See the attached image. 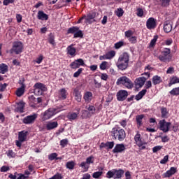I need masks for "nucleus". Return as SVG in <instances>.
<instances>
[{"label":"nucleus","instance_id":"1","mask_svg":"<svg viewBox=\"0 0 179 179\" xmlns=\"http://www.w3.org/2000/svg\"><path fill=\"white\" fill-rule=\"evenodd\" d=\"M129 65V55L127 52H124L121 55L116 63V66L119 71H125L128 69Z\"/></svg>","mask_w":179,"mask_h":179},{"label":"nucleus","instance_id":"2","mask_svg":"<svg viewBox=\"0 0 179 179\" xmlns=\"http://www.w3.org/2000/svg\"><path fill=\"white\" fill-rule=\"evenodd\" d=\"M62 105H59L55 108H50L42 114V120L47 121V120L52 118L54 115L62 110Z\"/></svg>","mask_w":179,"mask_h":179},{"label":"nucleus","instance_id":"3","mask_svg":"<svg viewBox=\"0 0 179 179\" xmlns=\"http://www.w3.org/2000/svg\"><path fill=\"white\" fill-rule=\"evenodd\" d=\"M111 135L113 139L115 141H120V142H122L124 139H125L127 136V134L125 133V130L123 129H120L117 127H114L112 129Z\"/></svg>","mask_w":179,"mask_h":179},{"label":"nucleus","instance_id":"4","mask_svg":"<svg viewBox=\"0 0 179 179\" xmlns=\"http://www.w3.org/2000/svg\"><path fill=\"white\" fill-rule=\"evenodd\" d=\"M117 86H124L127 89H132L134 87V83L126 76L120 77L116 82Z\"/></svg>","mask_w":179,"mask_h":179},{"label":"nucleus","instance_id":"5","mask_svg":"<svg viewBox=\"0 0 179 179\" xmlns=\"http://www.w3.org/2000/svg\"><path fill=\"white\" fill-rule=\"evenodd\" d=\"M171 50L169 48H166L162 52L161 55L158 56V59L161 62H165L166 64L171 61Z\"/></svg>","mask_w":179,"mask_h":179},{"label":"nucleus","instance_id":"6","mask_svg":"<svg viewBox=\"0 0 179 179\" xmlns=\"http://www.w3.org/2000/svg\"><path fill=\"white\" fill-rule=\"evenodd\" d=\"M44 92H47V87H45V85L41 83H36L34 85V94H36L37 96H41Z\"/></svg>","mask_w":179,"mask_h":179},{"label":"nucleus","instance_id":"7","mask_svg":"<svg viewBox=\"0 0 179 179\" xmlns=\"http://www.w3.org/2000/svg\"><path fill=\"white\" fill-rule=\"evenodd\" d=\"M159 125L160 131H163L164 134H166V132L170 131L171 122H166V120H162L159 122Z\"/></svg>","mask_w":179,"mask_h":179},{"label":"nucleus","instance_id":"8","mask_svg":"<svg viewBox=\"0 0 179 179\" xmlns=\"http://www.w3.org/2000/svg\"><path fill=\"white\" fill-rule=\"evenodd\" d=\"M38 115L36 113H34L33 115H28L23 118L22 122L23 124H26L27 125L34 124L36 120H37Z\"/></svg>","mask_w":179,"mask_h":179},{"label":"nucleus","instance_id":"9","mask_svg":"<svg viewBox=\"0 0 179 179\" xmlns=\"http://www.w3.org/2000/svg\"><path fill=\"white\" fill-rule=\"evenodd\" d=\"M117 99L118 101H124L128 97V92L127 90H120L117 92Z\"/></svg>","mask_w":179,"mask_h":179},{"label":"nucleus","instance_id":"10","mask_svg":"<svg viewBox=\"0 0 179 179\" xmlns=\"http://www.w3.org/2000/svg\"><path fill=\"white\" fill-rule=\"evenodd\" d=\"M85 65V62L83 59H78L74 62H71L70 66L72 69H77L79 66H83Z\"/></svg>","mask_w":179,"mask_h":179},{"label":"nucleus","instance_id":"11","mask_svg":"<svg viewBox=\"0 0 179 179\" xmlns=\"http://www.w3.org/2000/svg\"><path fill=\"white\" fill-rule=\"evenodd\" d=\"M29 100L30 102L31 107H36V105L41 103L43 101V99L41 97L36 98L34 96H30L29 97Z\"/></svg>","mask_w":179,"mask_h":179},{"label":"nucleus","instance_id":"12","mask_svg":"<svg viewBox=\"0 0 179 179\" xmlns=\"http://www.w3.org/2000/svg\"><path fill=\"white\" fill-rule=\"evenodd\" d=\"M156 19L153 17H150L146 22V27L148 30H152L156 29Z\"/></svg>","mask_w":179,"mask_h":179},{"label":"nucleus","instance_id":"13","mask_svg":"<svg viewBox=\"0 0 179 179\" xmlns=\"http://www.w3.org/2000/svg\"><path fill=\"white\" fill-rule=\"evenodd\" d=\"M13 48L15 54H20V52H22V50H23V43L20 41L14 42Z\"/></svg>","mask_w":179,"mask_h":179},{"label":"nucleus","instance_id":"14","mask_svg":"<svg viewBox=\"0 0 179 179\" xmlns=\"http://www.w3.org/2000/svg\"><path fill=\"white\" fill-rule=\"evenodd\" d=\"M127 148H125V145L122 143L121 144H116L114 149L113 150V153H122L123 152H125V150Z\"/></svg>","mask_w":179,"mask_h":179},{"label":"nucleus","instance_id":"15","mask_svg":"<svg viewBox=\"0 0 179 179\" xmlns=\"http://www.w3.org/2000/svg\"><path fill=\"white\" fill-rule=\"evenodd\" d=\"M177 173V168L171 167V169L163 174L164 178H167L174 176V173Z\"/></svg>","mask_w":179,"mask_h":179},{"label":"nucleus","instance_id":"16","mask_svg":"<svg viewBox=\"0 0 179 179\" xmlns=\"http://www.w3.org/2000/svg\"><path fill=\"white\" fill-rule=\"evenodd\" d=\"M67 54L71 57H75L76 55V48L73 47V44L69 45L66 48Z\"/></svg>","mask_w":179,"mask_h":179},{"label":"nucleus","instance_id":"17","mask_svg":"<svg viewBox=\"0 0 179 179\" xmlns=\"http://www.w3.org/2000/svg\"><path fill=\"white\" fill-rule=\"evenodd\" d=\"M173 30V24L170 22L169 20H166L164 23V31L165 33H170Z\"/></svg>","mask_w":179,"mask_h":179},{"label":"nucleus","instance_id":"18","mask_svg":"<svg viewBox=\"0 0 179 179\" xmlns=\"http://www.w3.org/2000/svg\"><path fill=\"white\" fill-rule=\"evenodd\" d=\"M146 80L147 78L145 77H140L138 79H136L135 81L136 87H142V86L145 85Z\"/></svg>","mask_w":179,"mask_h":179},{"label":"nucleus","instance_id":"19","mask_svg":"<svg viewBox=\"0 0 179 179\" xmlns=\"http://www.w3.org/2000/svg\"><path fill=\"white\" fill-rule=\"evenodd\" d=\"M27 134H29V131H22L19 133L18 139L20 142H25L26 139H27Z\"/></svg>","mask_w":179,"mask_h":179},{"label":"nucleus","instance_id":"20","mask_svg":"<svg viewBox=\"0 0 179 179\" xmlns=\"http://www.w3.org/2000/svg\"><path fill=\"white\" fill-rule=\"evenodd\" d=\"M113 171L115 174L114 179H120L124 176V171L122 169H113Z\"/></svg>","mask_w":179,"mask_h":179},{"label":"nucleus","instance_id":"21","mask_svg":"<svg viewBox=\"0 0 179 179\" xmlns=\"http://www.w3.org/2000/svg\"><path fill=\"white\" fill-rule=\"evenodd\" d=\"M73 94L75 100H76L78 103H80L82 101V94H80V91L78 89H74Z\"/></svg>","mask_w":179,"mask_h":179},{"label":"nucleus","instance_id":"22","mask_svg":"<svg viewBox=\"0 0 179 179\" xmlns=\"http://www.w3.org/2000/svg\"><path fill=\"white\" fill-rule=\"evenodd\" d=\"M83 99L85 103H90L92 101V99H93V94L90 92H87L85 93Z\"/></svg>","mask_w":179,"mask_h":179},{"label":"nucleus","instance_id":"23","mask_svg":"<svg viewBox=\"0 0 179 179\" xmlns=\"http://www.w3.org/2000/svg\"><path fill=\"white\" fill-rule=\"evenodd\" d=\"M37 17L39 20H48V15L44 13V11H38Z\"/></svg>","mask_w":179,"mask_h":179},{"label":"nucleus","instance_id":"24","mask_svg":"<svg viewBox=\"0 0 179 179\" xmlns=\"http://www.w3.org/2000/svg\"><path fill=\"white\" fill-rule=\"evenodd\" d=\"M58 127V122H49L46 124V129L48 131H51V129H54Z\"/></svg>","mask_w":179,"mask_h":179},{"label":"nucleus","instance_id":"25","mask_svg":"<svg viewBox=\"0 0 179 179\" xmlns=\"http://www.w3.org/2000/svg\"><path fill=\"white\" fill-rule=\"evenodd\" d=\"M134 141L137 145V146L141 147L143 145V142L142 141V138H141V134H137L134 136Z\"/></svg>","mask_w":179,"mask_h":179},{"label":"nucleus","instance_id":"26","mask_svg":"<svg viewBox=\"0 0 179 179\" xmlns=\"http://www.w3.org/2000/svg\"><path fill=\"white\" fill-rule=\"evenodd\" d=\"M162 82H163L162 77H160L159 76H154L152 77V83L155 86H156V85H160V83H162Z\"/></svg>","mask_w":179,"mask_h":179},{"label":"nucleus","instance_id":"27","mask_svg":"<svg viewBox=\"0 0 179 179\" xmlns=\"http://www.w3.org/2000/svg\"><path fill=\"white\" fill-rule=\"evenodd\" d=\"M26 87V85L24 84H22V86L21 87L18 88L16 91V94L17 97H22L23 94H24V89Z\"/></svg>","mask_w":179,"mask_h":179},{"label":"nucleus","instance_id":"28","mask_svg":"<svg viewBox=\"0 0 179 179\" xmlns=\"http://www.w3.org/2000/svg\"><path fill=\"white\" fill-rule=\"evenodd\" d=\"M66 96H68V92L65 88H62L59 91V97L62 100H65L66 99Z\"/></svg>","mask_w":179,"mask_h":179},{"label":"nucleus","instance_id":"29","mask_svg":"<svg viewBox=\"0 0 179 179\" xmlns=\"http://www.w3.org/2000/svg\"><path fill=\"white\" fill-rule=\"evenodd\" d=\"M146 90H143L136 96V100L139 101L142 97H143L146 94Z\"/></svg>","mask_w":179,"mask_h":179},{"label":"nucleus","instance_id":"30","mask_svg":"<svg viewBox=\"0 0 179 179\" xmlns=\"http://www.w3.org/2000/svg\"><path fill=\"white\" fill-rule=\"evenodd\" d=\"M78 30H79V27H72L69 28V29L67 30V34H75Z\"/></svg>","mask_w":179,"mask_h":179},{"label":"nucleus","instance_id":"31","mask_svg":"<svg viewBox=\"0 0 179 179\" xmlns=\"http://www.w3.org/2000/svg\"><path fill=\"white\" fill-rule=\"evenodd\" d=\"M75 166H76V164H75V162L73 161L68 162L66 164V169H69V170H73Z\"/></svg>","mask_w":179,"mask_h":179},{"label":"nucleus","instance_id":"32","mask_svg":"<svg viewBox=\"0 0 179 179\" xmlns=\"http://www.w3.org/2000/svg\"><path fill=\"white\" fill-rule=\"evenodd\" d=\"M8 71V65L5 64H0V73H2L3 75L6 73Z\"/></svg>","mask_w":179,"mask_h":179},{"label":"nucleus","instance_id":"33","mask_svg":"<svg viewBox=\"0 0 179 179\" xmlns=\"http://www.w3.org/2000/svg\"><path fill=\"white\" fill-rule=\"evenodd\" d=\"M17 104V111H18V113H23V109L24 108V103L19 102Z\"/></svg>","mask_w":179,"mask_h":179},{"label":"nucleus","instance_id":"34","mask_svg":"<svg viewBox=\"0 0 179 179\" xmlns=\"http://www.w3.org/2000/svg\"><path fill=\"white\" fill-rule=\"evenodd\" d=\"M94 17H96V12L90 13L85 18L87 22H89V20H92V19H94Z\"/></svg>","mask_w":179,"mask_h":179},{"label":"nucleus","instance_id":"35","mask_svg":"<svg viewBox=\"0 0 179 179\" xmlns=\"http://www.w3.org/2000/svg\"><path fill=\"white\" fill-rule=\"evenodd\" d=\"M115 15H116V16H117V17H122V16L124 15V10L121 8H117L115 11Z\"/></svg>","mask_w":179,"mask_h":179},{"label":"nucleus","instance_id":"36","mask_svg":"<svg viewBox=\"0 0 179 179\" xmlns=\"http://www.w3.org/2000/svg\"><path fill=\"white\" fill-rule=\"evenodd\" d=\"M67 118L70 121H73L74 120H76V118H78V113H70L67 115Z\"/></svg>","mask_w":179,"mask_h":179},{"label":"nucleus","instance_id":"37","mask_svg":"<svg viewBox=\"0 0 179 179\" xmlns=\"http://www.w3.org/2000/svg\"><path fill=\"white\" fill-rule=\"evenodd\" d=\"M157 38H159L158 36H155L153 39L150 41L149 47L150 48H153V47H155V45H156V41H157Z\"/></svg>","mask_w":179,"mask_h":179},{"label":"nucleus","instance_id":"38","mask_svg":"<svg viewBox=\"0 0 179 179\" xmlns=\"http://www.w3.org/2000/svg\"><path fill=\"white\" fill-rule=\"evenodd\" d=\"M74 38H83V32L82 31V30H78L77 31H76V33L73 35Z\"/></svg>","mask_w":179,"mask_h":179},{"label":"nucleus","instance_id":"39","mask_svg":"<svg viewBox=\"0 0 179 179\" xmlns=\"http://www.w3.org/2000/svg\"><path fill=\"white\" fill-rule=\"evenodd\" d=\"M176 83H179V78L175 76L171 79L169 86H172V85H176Z\"/></svg>","mask_w":179,"mask_h":179},{"label":"nucleus","instance_id":"40","mask_svg":"<svg viewBox=\"0 0 179 179\" xmlns=\"http://www.w3.org/2000/svg\"><path fill=\"white\" fill-rule=\"evenodd\" d=\"M107 59H111V58H114L115 57V51H110L108 52L106 55Z\"/></svg>","mask_w":179,"mask_h":179},{"label":"nucleus","instance_id":"41","mask_svg":"<svg viewBox=\"0 0 179 179\" xmlns=\"http://www.w3.org/2000/svg\"><path fill=\"white\" fill-rule=\"evenodd\" d=\"M87 111L90 113V114L94 115L96 114V108L92 105H88L87 108Z\"/></svg>","mask_w":179,"mask_h":179},{"label":"nucleus","instance_id":"42","mask_svg":"<svg viewBox=\"0 0 179 179\" xmlns=\"http://www.w3.org/2000/svg\"><path fill=\"white\" fill-rule=\"evenodd\" d=\"M143 117H145L143 115H138L136 116V120L138 125H142V120H143Z\"/></svg>","mask_w":179,"mask_h":179},{"label":"nucleus","instance_id":"43","mask_svg":"<svg viewBox=\"0 0 179 179\" xmlns=\"http://www.w3.org/2000/svg\"><path fill=\"white\" fill-rule=\"evenodd\" d=\"M171 96H178L179 94V87L173 88L171 91L169 92Z\"/></svg>","mask_w":179,"mask_h":179},{"label":"nucleus","instance_id":"44","mask_svg":"<svg viewBox=\"0 0 179 179\" xmlns=\"http://www.w3.org/2000/svg\"><path fill=\"white\" fill-rule=\"evenodd\" d=\"M161 113H162V118H167V115H169V112L167 111V108H162Z\"/></svg>","mask_w":179,"mask_h":179},{"label":"nucleus","instance_id":"45","mask_svg":"<svg viewBox=\"0 0 179 179\" xmlns=\"http://www.w3.org/2000/svg\"><path fill=\"white\" fill-rule=\"evenodd\" d=\"M170 1L171 0H161V6L163 8H167V6H170Z\"/></svg>","mask_w":179,"mask_h":179},{"label":"nucleus","instance_id":"46","mask_svg":"<svg viewBox=\"0 0 179 179\" xmlns=\"http://www.w3.org/2000/svg\"><path fill=\"white\" fill-rule=\"evenodd\" d=\"M94 159V156H90L86 159L85 162L88 166H90V164H93L94 163V161H93Z\"/></svg>","mask_w":179,"mask_h":179},{"label":"nucleus","instance_id":"47","mask_svg":"<svg viewBox=\"0 0 179 179\" xmlns=\"http://www.w3.org/2000/svg\"><path fill=\"white\" fill-rule=\"evenodd\" d=\"M103 176V171H96L92 174L93 178H100Z\"/></svg>","mask_w":179,"mask_h":179},{"label":"nucleus","instance_id":"48","mask_svg":"<svg viewBox=\"0 0 179 179\" xmlns=\"http://www.w3.org/2000/svg\"><path fill=\"white\" fill-rule=\"evenodd\" d=\"M115 173H114V169L111 171H108L106 173V178H114Z\"/></svg>","mask_w":179,"mask_h":179},{"label":"nucleus","instance_id":"49","mask_svg":"<svg viewBox=\"0 0 179 179\" xmlns=\"http://www.w3.org/2000/svg\"><path fill=\"white\" fill-rule=\"evenodd\" d=\"M6 155H7L8 157H15V156H16V154L12 150H8L6 152Z\"/></svg>","mask_w":179,"mask_h":179},{"label":"nucleus","instance_id":"50","mask_svg":"<svg viewBox=\"0 0 179 179\" xmlns=\"http://www.w3.org/2000/svg\"><path fill=\"white\" fill-rule=\"evenodd\" d=\"M99 68L101 69V71H106V69H107V62H102L99 66Z\"/></svg>","mask_w":179,"mask_h":179},{"label":"nucleus","instance_id":"51","mask_svg":"<svg viewBox=\"0 0 179 179\" xmlns=\"http://www.w3.org/2000/svg\"><path fill=\"white\" fill-rule=\"evenodd\" d=\"M132 34H134V32H132L131 30H128L124 32L125 37L127 38H131V37H132Z\"/></svg>","mask_w":179,"mask_h":179},{"label":"nucleus","instance_id":"52","mask_svg":"<svg viewBox=\"0 0 179 179\" xmlns=\"http://www.w3.org/2000/svg\"><path fill=\"white\" fill-rule=\"evenodd\" d=\"M114 141H108L106 142V148H108V149H113L114 148Z\"/></svg>","mask_w":179,"mask_h":179},{"label":"nucleus","instance_id":"53","mask_svg":"<svg viewBox=\"0 0 179 179\" xmlns=\"http://www.w3.org/2000/svg\"><path fill=\"white\" fill-rule=\"evenodd\" d=\"M162 148H163V146L157 145L152 148V152H153V153H156V152H159V150H162Z\"/></svg>","mask_w":179,"mask_h":179},{"label":"nucleus","instance_id":"54","mask_svg":"<svg viewBox=\"0 0 179 179\" xmlns=\"http://www.w3.org/2000/svg\"><path fill=\"white\" fill-rule=\"evenodd\" d=\"M159 138H161L162 142H163L164 143H166V142H169V141H170V138L167 136H159Z\"/></svg>","mask_w":179,"mask_h":179},{"label":"nucleus","instance_id":"55","mask_svg":"<svg viewBox=\"0 0 179 179\" xmlns=\"http://www.w3.org/2000/svg\"><path fill=\"white\" fill-rule=\"evenodd\" d=\"M82 71H83V69L80 68L76 72H75L73 74V78H79V76L80 73H82Z\"/></svg>","mask_w":179,"mask_h":179},{"label":"nucleus","instance_id":"56","mask_svg":"<svg viewBox=\"0 0 179 179\" xmlns=\"http://www.w3.org/2000/svg\"><path fill=\"white\" fill-rule=\"evenodd\" d=\"M60 145L62 148H65L68 145V139H63L60 141Z\"/></svg>","mask_w":179,"mask_h":179},{"label":"nucleus","instance_id":"57","mask_svg":"<svg viewBox=\"0 0 179 179\" xmlns=\"http://www.w3.org/2000/svg\"><path fill=\"white\" fill-rule=\"evenodd\" d=\"M169 162V155H166L164 158L160 161L161 164H166Z\"/></svg>","mask_w":179,"mask_h":179},{"label":"nucleus","instance_id":"58","mask_svg":"<svg viewBox=\"0 0 179 179\" xmlns=\"http://www.w3.org/2000/svg\"><path fill=\"white\" fill-rule=\"evenodd\" d=\"M136 15L138 17H142L143 16V10L142 8H138Z\"/></svg>","mask_w":179,"mask_h":179},{"label":"nucleus","instance_id":"59","mask_svg":"<svg viewBox=\"0 0 179 179\" xmlns=\"http://www.w3.org/2000/svg\"><path fill=\"white\" fill-rule=\"evenodd\" d=\"M129 41L131 43V44H136L137 38L136 36H131L129 38Z\"/></svg>","mask_w":179,"mask_h":179},{"label":"nucleus","instance_id":"60","mask_svg":"<svg viewBox=\"0 0 179 179\" xmlns=\"http://www.w3.org/2000/svg\"><path fill=\"white\" fill-rule=\"evenodd\" d=\"M57 156L58 155L57 153L53 152L49 155V160H54Z\"/></svg>","mask_w":179,"mask_h":179},{"label":"nucleus","instance_id":"61","mask_svg":"<svg viewBox=\"0 0 179 179\" xmlns=\"http://www.w3.org/2000/svg\"><path fill=\"white\" fill-rule=\"evenodd\" d=\"M174 72V67L171 66L169 67L167 71H166V73L169 75H173V73Z\"/></svg>","mask_w":179,"mask_h":179},{"label":"nucleus","instance_id":"62","mask_svg":"<svg viewBox=\"0 0 179 179\" xmlns=\"http://www.w3.org/2000/svg\"><path fill=\"white\" fill-rule=\"evenodd\" d=\"M122 45H124V42H122V41L117 42L115 44V47L117 49L121 48V47H122Z\"/></svg>","mask_w":179,"mask_h":179},{"label":"nucleus","instance_id":"63","mask_svg":"<svg viewBox=\"0 0 179 179\" xmlns=\"http://www.w3.org/2000/svg\"><path fill=\"white\" fill-rule=\"evenodd\" d=\"M13 2H15V0H4L3 1V5H5L6 6H8V5L9 3H13Z\"/></svg>","mask_w":179,"mask_h":179},{"label":"nucleus","instance_id":"64","mask_svg":"<svg viewBox=\"0 0 179 179\" xmlns=\"http://www.w3.org/2000/svg\"><path fill=\"white\" fill-rule=\"evenodd\" d=\"M6 86H8V84H1L0 85V92H5V89H6Z\"/></svg>","mask_w":179,"mask_h":179}]
</instances>
